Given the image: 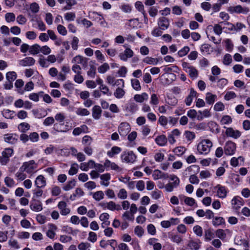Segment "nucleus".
I'll return each mask as SVG.
<instances>
[{
	"label": "nucleus",
	"instance_id": "473e14b6",
	"mask_svg": "<svg viewBox=\"0 0 250 250\" xmlns=\"http://www.w3.org/2000/svg\"><path fill=\"white\" fill-rule=\"evenodd\" d=\"M18 128V130L21 132L25 133L30 129V125L28 123L23 122L20 124Z\"/></svg>",
	"mask_w": 250,
	"mask_h": 250
},
{
	"label": "nucleus",
	"instance_id": "e2e57ef3",
	"mask_svg": "<svg viewBox=\"0 0 250 250\" xmlns=\"http://www.w3.org/2000/svg\"><path fill=\"white\" fill-rule=\"evenodd\" d=\"M76 113L77 115L80 116H87L90 114L89 111L87 109L82 108H78Z\"/></svg>",
	"mask_w": 250,
	"mask_h": 250
},
{
	"label": "nucleus",
	"instance_id": "680f3d73",
	"mask_svg": "<svg viewBox=\"0 0 250 250\" xmlns=\"http://www.w3.org/2000/svg\"><path fill=\"white\" fill-rule=\"evenodd\" d=\"M158 96L155 93H153L151 95L150 104L152 105H156L159 104Z\"/></svg>",
	"mask_w": 250,
	"mask_h": 250
},
{
	"label": "nucleus",
	"instance_id": "864d4df0",
	"mask_svg": "<svg viewBox=\"0 0 250 250\" xmlns=\"http://www.w3.org/2000/svg\"><path fill=\"white\" fill-rule=\"evenodd\" d=\"M132 87L136 90H140L141 88L140 82L138 80L134 79L131 80Z\"/></svg>",
	"mask_w": 250,
	"mask_h": 250
},
{
	"label": "nucleus",
	"instance_id": "b1692460",
	"mask_svg": "<svg viewBox=\"0 0 250 250\" xmlns=\"http://www.w3.org/2000/svg\"><path fill=\"white\" fill-rule=\"evenodd\" d=\"M198 113L199 115L197 116V119L199 121L202 120L205 118H208L211 115L210 110L208 109H206L203 111L199 110Z\"/></svg>",
	"mask_w": 250,
	"mask_h": 250
},
{
	"label": "nucleus",
	"instance_id": "603ef678",
	"mask_svg": "<svg viewBox=\"0 0 250 250\" xmlns=\"http://www.w3.org/2000/svg\"><path fill=\"white\" fill-rule=\"evenodd\" d=\"M200 49L203 54H208L210 51V45L208 44H204L201 45Z\"/></svg>",
	"mask_w": 250,
	"mask_h": 250
},
{
	"label": "nucleus",
	"instance_id": "f704fd0d",
	"mask_svg": "<svg viewBox=\"0 0 250 250\" xmlns=\"http://www.w3.org/2000/svg\"><path fill=\"white\" fill-rule=\"evenodd\" d=\"M91 194H92L93 198L97 201H99L104 199V196L103 191L101 190L96 191L93 193H91Z\"/></svg>",
	"mask_w": 250,
	"mask_h": 250
},
{
	"label": "nucleus",
	"instance_id": "f8f14e48",
	"mask_svg": "<svg viewBox=\"0 0 250 250\" xmlns=\"http://www.w3.org/2000/svg\"><path fill=\"white\" fill-rule=\"evenodd\" d=\"M30 208L35 211H40L42 209V203L41 201L37 200L34 198L30 202Z\"/></svg>",
	"mask_w": 250,
	"mask_h": 250
},
{
	"label": "nucleus",
	"instance_id": "37998d69",
	"mask_svg": "<svg viewBox=\"0 0 250 250\" xmlns=\"http://www.w3.org/2000/svg\"><path fill=\"white\" fill-rule=\"evenodd\" d=\"M14 153L13 149L10 148H6L2 152V155L3 157L9 159V158L12 156Z\"/></svg>",
	"mask_w": 250,
	"mask_h": 250
},
{
	"label": "nucleus",
	"instance_id": "6ab92c4d",
	"mask_svg": "<svg viewBox=\"0 0 250 250\" xmlns=\"http://www.w3.org/2000/svg\"><path fill=\"white\" fill-rule=\"evenodd\" d=\"M104 166L107 170L108 169V168H110L111 169L117 171H120L122 170V169L117 164L114 162H111L108 159L105 160V162L104 163Z\"/></svg>",
	"mask_w": 250,
	"mask_h": 250
},
{
	"label": "nucleus",
	"instance_id": "dca6fc26",
	"mask_svg": "<svg viewBox=\"0 0 250 250\" xmlns=\"http://www.w3.org/2000/svg\"><path fill=\"white\" fill-rule=\"evenodd\" d=\"M226 134L227 136L237 139L241 135L240 131L237 130H234L232 127H228L226 129Z\"/></svg>",
	"mask_w": 250,
	"mask_h": 250
},
{
	"label": "nucleus",
	"instance_id": "c9c22d12",
	"mask_svg": "<svg viewBox=\"0 0 250 250\" xmlns=\"http://www.w3.org/2000/svg\"><path fill=\"white\" fill-rule=\"evenodd\" d=\"M66 5L64 6L62 10L64 11L70 10L72 7L77 4V1L75 0H66Z\"/></svg>",
	"mask_w": 250,
	"mask_h": 250
},
{
	"label": "nucleus",
	"instance_id": "338daca9",
	"mask_svg": "<svg viewBox=\"0 0 250 250\" xmlns=\"http://www.w3.org/2000/svg\"><path fill=\"white\" fill-rule=\"evenodd\" d=\"M6 80L13 82L16 79V73L14 71H10L6 73Z\"/></svg>",
	"mask_w": 250,
	"mask_h": 250
},
{
	"label": "nucleus",
	"instance_id": "4d7b16f0",
	"mask_svg": "<svg viewBox=\"0 0 250 250\" xmlns=\"http://www.w3.org/2000/svg\"><path fill=\"white\" fill-rule=\"evenodd\" d=\"M189 47L188 46H184L178 52V55L179 57H182L186 55L189 51Z\"/></svg>",
	"mask_w": 250,
	"mask_h": 250
},
{
	"label": "nucleus",
	"instance_id": "aec40b11",
	"mask_svg": "<svg viewBox=\"0 0 250 250\" xmlns=\"http://www.w3.org/2000/svg\"><path fill=\"white\" fill-rule=\"evenodd\" d=\"M102 110L99 105H94L92 110V115L95 120H99L102 115Z\"/></svg>",
	"mask_w": 250,
	"mask_h": 250
},
{
	"label": "nucleus",
	"instance_id": "9d476101",
	"mask_svg": "<svg viewBox=\"0 0 250 250\" xmlns=\"http://www.w3.org/2000/svg\"><path fill=\"white\" fill-rule=\"evenodd\" d=\"M57 207L60 210V213L62 215L65 216L70 213L71 210L69 208H67V204L64 201L59 202Z\"/></svg>",
	"mask_w": 250,
	"mask_h": 250
},
{
	"label": "nucleus",
	"instance_id": "de8ad7c7",
	"mask_svg": "<svg viewBox=\"0 0 250 250\" xmlns=\"http://www.w3.org/2000/svg\"><path fill=\"white\" fill-rule=\"evenodd\" d=\"M110 67L109 64L105 62L99 66L98 68V71L100 73H104L109 69Z\"/></svg>",
	"mask_w": 250,
	"mask_h": 250
},
{
	"label": "nucleus",
	"instance_id": "c756f323",
	"mask_svg": "<svg viewBox=\"0 0 250 250\" xmlns=\"http://www.w3.org/2000/svg\"><path fill=\"white\" fill-rule=\"evenodd\" d=\"M148 95L146 93H143L142 94H136L134 97V100L139 103H143L144 101L148 99Z\"/></svg>",
	"mask_w": 250,
	"mask_h": 250
},
{
	"label": "nucleus",
	"instance_id": "72a5a7b5",
	"mask_svg": "<svg viewBox=\"0 0 250 250\" xmlns=\"http://www.w3.org/2000/svg\"><path fill=\"white\" fill-rule=\"evenodd\" d=\"M143 62L148 64L156 65L159 62V59L157 58H153L150 57H147L144 59Z\"/></svg>",
	"mask_w": 250,
	"mask_h": 250
},
{
	"label": "nucleus",
	"instance_id": "f3484780",
	"mask_svg": "<svg viewBox=\"0 0 250 250\" xmlns=\"http://www.w3.org/2000/svg\"><path fill=\"white\" fill-rule=\"evenodd\" d=\"M88 128L85 125H83L80 127L75 128L73 129L72 134L74 136H78L81 133H86L88 132Z\"/></svg>",
	"mask_w": 250,
	"mask_h": 250
},
{
	"label": "nucleus",
	"instance_id": "09e8293b",
	"mask_svg": "<svg viewBox=\"0 0 250 250\" xmlns=\"http://www.w3.org/2000/svg\"><path fill=\"white\" fill-rule=\"evenodd\" d=\"M78 171V165L76 163L72 164L71 167L68 171V174L70 175H73L76 174Z\"/></svg>",
	"mask_w": 250,
	"mask_h": 250
},
{
	"label": "nucleus",
	"instance_id": "1a4fd4ad",
	"mask_svg": "<svg viewBox=\"0 0 250 250\" xmlns=\"http://www.w3.org/2000/svg\"><path fill=\"white\" fill-rule=\"evenodd\" d=\"M244 204L243 199L239 196H235L231 200L232 207L236 210H238Z\"/></svg>",
	"mask_w": 250,
	"mask_h": 250
},
{
	"label": "nucleus",
	"instance_id": "412c9836",
	"mask_svg": "<svg viewBox=\"0 0 250 250\" xmlns=\"http://www.w3.org/2000/svg\"><path fill=\"white\" fill-rule=\"evenodd\" d=\"M100 179H101V181L100 184L102 186H104L105 187H107L109 185V180L111 179L110 174L109 173H106L100 176Z\"/></svg>",
	"mask_w": 250,
	"mask_h": 250
},
{
	"label": "nucleus",
	"instance_id": "a878e982",
	"mask_svg": "<svg viewBox=\"0 0 250 250\" xmlns=\"http://www.w3.org/2000/svg\"><path fill=\"white\" fill-rule=\"evenodd\" d=\"M201 242L199 240L198 241H194L193 240H190L188 244V247L191 250H198L201 247Z\"/></svg>",
	"mask_w": 250,
	"mask_h": 250
},
{
	"label": "nucleus",
	"instance_id": "69168bd1",
	"mask_svg": "<svg viewBox=\"0 0 250 250\" xmlns=\"http://www.w3.org/2000/svg\"><path fill=\"white\" fill-rule=\"evenodd\" d=\"M228 83V81L225 78H221L217 81V86L220 88H223Z\"/></svg>",
	"mask_w": 250,
	"mask_h": 250
},
{
	"label": "nucleus",
	"instance_id": "a211bd4d",
	"mask_svg": "<svg viewBox=\"0 0 250 250\" xmlns=\"http://www.w3.org/2000/svg\"><path fill=\"white\" fill-rule=\"evenodd\" d=\"M35 184L37 188H43L46 184V180L42 175H39L36 179Z\"/></svg>",
	"mask_w": 250,
	"mask_h": 250
},
{
	"label": "nucleus",
	"instance_id": "e433bc0d",
	"mask_svg": "<svg viewBox=\"0 0 250 250\" xmlns=\"http://www.w3.org/2000/svg\"><path fill=\"white\" fill-rule=\"evenodd\" d=\"M187 73H188L190 78L192 79H196L197 78L198 75V70L193 66L188 71Z\"/></svg>",
	"mask_w": 250,
	"mask_h": 250
},
{
	"label": "nucleus",
	"instance_id": "7ed1b4c3",
	"mask_svg": "<svg viewBox=\"0 0 250 250\" xmlns=\"http://www.w3.org/2000/svg\"><path fill=\"white\" fill-rule=\"evenodd\" d=\"M169 179L172 182L167 184L165 186V188L167 192H171L174 188L178 187L180 184L179 179L174 174L169 175Z\"/></svg>",
	"mask_w": 250,
	"mask_h": 250
},
{
	"label": "nucleus",
	"instance_id": "423d86ee",
	"mask_svg": "<svg viewBox=\"0 0 250 250\" xmlns=\"http://www.w3.org/2000/svg\"><path fill=\"white\" fill-rule=\"evenodd\" d=\"M121 159L123 162L126 163H134L136 159V156L132 151L124 152L121 155Z\"/></svg>",
	"mask_w": 250,
	"mask_h": 250
},
{
	"label": "nucleus",
	"instance_id": "bf43d9fd",
	"mask_svg": "<svg viewBox=\"0 0 250 250\" xmlns=\"http://www.w3.org/2000/svg\"><path fill=\"white\" fill-rule=\"evenodd\" d=\"M91 247L90 243L88 242H81L78 245V248L79 250H87Z\"/></svg>",
	"mask_w": 250,
	"mask_h": 250
},
{
	"label": "nucleus",
	"instance_id": "2f4dec72",
	"mask_svg": "<svg viewBox=\"0 0 250 250\" xmlns=\"http://www.w3.org/2000/svg\"><path fill=\"white\" fill-rule=\"evenodd\" d=\"M212 224L215 227L225 225V220L222 217H215L213 218Z\"/></svg>",
	"mask_w": 250,
	"mask_h": 250
},
{
	"label": "nucleus",
	"instance_id": "5701e85b",
	"mask_svg": "<svg viewBox=\"0 0 250 250\" xmlns=\"http://www.w3.org/2000/svg\"><path fill=\"white\" fill-rule=\"evenodd\" d=\"M155 143L159 146H165L167 142V139L165 135L157 136L155 139Z\"/></svg>",
	"mask_w": 250,
	"mask_h": 250
},
{
	"label": "nucleus",
	"instance_id": "3c124183",
	"mask_svg": "<svg viewBox=\"0 0 250 250\" xmlns=\"http://www.w3.org/2000/svg\"><path fill=\"white\" fill-rule=\"evenodd\" d=\"M186 150V148L184 146H178L175 148L173 150L174 153L178 155L181 156Z\"/></svg>",
	"mask_w": 250,
	"mask_h": 250
},
{
	"label": "nucleus",
	"instance_id": "ea45409f",
	"mask_svg": "<svg viewBox=\"0 0 250 250\" xmlns=\"http://www.w3.org/2000/svg\"><path fill=\"white\" fill-rule=\"evenodd\" d=\"M43 93V92L41 91L39 92L38 93H32L29 94V98L34 102H38L39 101V96H41L42 95V94Z\"/></svg>",
	"mask_w": 250,
	"mask_h": 250
},
{
	"label": "nucleus",
	"instance_id": "6e6552de",
	"mask_svg": "<svg viewBox=\"0 0 250 250\" xmlns=\"http://www.w3.org/2000/svg\"><path fill=\"white\" fill-rule=\"evenodd\" d=\"M130 130V125L126 122L121 123L118 126V132L121 136L125 137Z\"/></svg>",
	"mask_w": 250,
	"mask_h": 250
},
{
	"label": "nucleus",
	"instance_id": "4be33fe9",
	"mask_svg": "<svg viewBox=\"0 0 250 250\" xmlns=\"http://www.w3.org/2000/svg\"><path fill=\"white\" fill-rule=\"evenodd\" d=\"M34 84L32 81L27 82L23 89H17V92L20 94H23L25 91H30L34 89Z\"/></svg>",
	"mask_w": 250,
	"mask_h": 250
},
{
	"label": "nucleus",
	"instance_id": "4c0bfd02",
	"mask_svg": "<svg viewBox=\"0 0 250 250\" xmlns=\"http://www.w3.org/2000/svg\"><path fill=\"white\" fill-rule=\"evenodd\" d=\"M76 181L73 179L68 181L67 184L63 187V189L65 191H68L72 189L76 186Z\"/></svg>",
	"mask_w": 250,
	"mask_h": 250
},
{
	"label": "nucleus",
	"instance_id": "0e129e2a",
	"mask_svg": "<svg viewBox=\"0 0 250 250\" xmlns=\"http://www.w3.org/2000/svg\"><path fill=\"white\" fill-rule=\"evenodd\" d=\"M92 141V138L88 135H85L82 139V144L84 145L89 146Z\"/></svg>",
	"mask_w": 250,
	"mask_h": 250
},
{
	"label": "nucleus",
	"instance_id": "20e7f679",
	"mask_svg": "<svg viewBox=\"0 0 250 250\" xmlns=\"http://www.w3.org/2000/svg\"><path fill=\"white\" fill-rule=\"evenodd\" d=\"M227 10L230 14H247L250 12V9L246 6H242L241 5L231 6L228 8Z\"/></svg>",
	"mask_w": 250,
	"mask_h": 250
},
{
	"label": "nucleus",
	"instance_id": "13d9d810",
	"mask_svg": "<svg viewBox=\"0 0 250 250\" xmlns=\"http://www.w3.org/2000/svg\"><path fill=\"white\" fill-rule=\"evenodd\" d=\"M232 121V118L230 116L225 115L222 118L220 122L222 125H228L230 124Z\"/></svg>",
	"mask_w": 250,
	"mask_h": 250
},
{
	"label": "nucleus",
	"instance_id": "58836bf2",
	"mask_svg": "<svg viewBox=\"0 0 250 250\" xmlns=\"http://www.w3.org/2000/svg\"><path fill=\"white\" fill-rule=\"evenodd\" d=\"M90 18L93 21L99 22L102 20H103V16L102 14L98 13L97 12H92L90 15Z\"/></svg>",
	"mask_w": 250,
	"mask_h": 250
},
{
	"label": "nucleus",
	"instance_id": "39448f33",
	"mask_svg": "<svg viewBox=\"0 0 250 250\" xmlns=\"http://www.w3.org/2000/svg\"><path fill=\"white\" fill-rule=\"evenodd\" d=\"M224 153L226 155H233L236 151V144L231 141H227L224 146Z\"/></svg>",
	"mask_w": 250,
	"mask_h": 250
},
{
	"label": "nucleus",
	"instance_id": "0eeeda50",
	"mask_svg": "<svg viewBox=\"0 0 250 250\" xmlns=\"http://www.w3.org/2000/svg\"><path fill=\"white\" fill-rule=\"evenodd\" d=\"M35 164L34 160H30L27 162H24L21 167L20 168L21 171H25L28 173H31L36 168L34 165Z\"/></svg>",
	"mask_w": 250,
	"mask_h": 250
},
{
	"label": "nucleus",
	"instance_id": "6e6d98bb",
	"mask_svg": "<svg viewBox=\"0 0 250 250\" xmlns=\"http://www.w3.org/2000/svg\"><path fill=\"white\" fill-rule=\"evenodd\" d=\"M13 134H7L4 136V141L8 143L13 144L15 142V137Z\"/></svg>",
	"mask_w": 250,
	"mask_h": 250
},
{
	"label": "nucleus",
	"instance_id": "a18cd8bd",
	"mask_svg": "<svg viewBox=\"0 0 250 250\" xmlns=\"http://www.w3.org/2000/svg\"><path fill=\"white\" fill-rule=\"evenodd\" d=\"M2 114L5 118L10 119L14 116L15 112L9 109H4L2 112Z\"/></svg>",
	"mask_w": 250,
	"mask_h": 250
},
{
	"label": "nucleus",
	"instance_id": "8fccbe9b",
	"mask_svg": "<svg viewBox=\"0 0 250 250\" xmlns=\"http://www.w3.org/2000/svg\"><path fill=\"white\" fill-rule=\"evenodd\" d=\"M96 73V68L94 65H90V69L87 72V75L89 77L94 78Z\"/></svg>",
	"mask_w": 250,
	"mask_h": 250
},
{
	"label": "nucleus",
	"instance_id": "393cba45",
	"mask_svg": "<svg viewBox=\"0 0 250 250\" xmlns=\"http://www.w3.org/2000/svg\"><path fill=\"white\" fill-rule=\"evenodd\" d=\"M57 229L56 226L54 224H49V229L46 232V235L50 239H53L56 235L55 231Z\"/></svg>",
	"mask_w": 250,
	"mask_h": 250
},
{
	"label": "nucleus",
	"instance_id": "774afa93",
	"mask_svg": "<svg viewBox=\"0 0 250 250\" xmlns=\"http://www.w3.org/2000/svg\"><path fill=\"white\" fill-rule=\"evenodd\" d=\"M51 192L52 196H58L61 192V188L58 186H54L52 187Z\"/></svg>",
	"mask_w": 250,
	"mask_h": 250
},
{
	"label": "nucleus",
	"instance_id": "79ce46f5",
	"mask_svg": "<svg viewBox=\"0 0 250 250\" xmlns=\"http://www.w3.org/2000/svg\"><path fill=\"white\" fill-rule=\"evenodd\" d=\"M214 237V233L210 229L205 230V239L206 241H210Z\"/></svg>",
	"mask_w": 250,
	"mask_h": 250
},
{
	"label": "nucleus",
	"instance_id": "f03ea898",
	"mask_svg": "<svg viewBox=\"0 0 250 250\" xmlns=\"http://www.w3.org/2000/svg\"><path fill=\"white\" fill-rule=\"evenodd\" d=\"M212 191L216 193V196L219 198L224 199L229 192V189L225 186L218 184L214 187Z\"/></svg>",
	"mask_w": 250,
	"mask_h": 250
},
{
	"label": "nucleus",
	"instance_id": "ddd939ff",
	"mask_svg": "<svg viewBox=\"0 0 250 250\" xmlns=\"http://www.w3.org/2000/svg\"><path fill=\"white\" fill-rule=\"evenodd\" d=\"M197 92L193 88H191L189 94L185 100L186 104L187 106H190L193 101V99L197 97Z\"/></svg>",
	"mask_w": 250,
	"mask_h": 250
},
{
	"label": "nucleus",
	"instance_id": "052dcab7",
	"mask_svg": "<svg viewBox=\"0 0 250 250\" xmlns=\"http://www.w3.org/2000/svg\"><path fill=\"white\" fill-rule=\"evenodd\" d=\"M100 89L101 90V93L104 95H107V96H111L112 93L109 91V89L107 86L103 84L100 85L99 87Z\"/></svg>",
	"mask_w": 250,
	"mask_h": 250
},
{
	"label": "nucleus",
	"instance_id": "f257e3e1",
	"mask_svg": "<svg viewBox=\"0 0 250 250\" xmlns=\"http://www.w3.org/2000/svg\"><path fill=\"white\" fill-rule=\"evenodd\" d=\"M212 146V143L209 139L202 140L197 145V149L200 154L207 155Z\"/></svg>",
	"mask_w": 250,
	"mask_h": 250
},
{
	"label": "nucleus",
	"instance_id": "bb28decb",
	"mask_svg": "<svg viewBox=\"0 0 250 250\" xmlns=\"http://www.w3.org/2000/svg\"><path fill=\"white\" fill-rule=\"evenodd\" d=\"M217 99V96L210 92H208L206 94L205 100L207 103L209 105L213 104Z\"/></svg>",
	"mask_w": 250,
	"mask_h": 250
},
{
	"label": "nucleus",
	"instance_id": "4468645a",
	"mask_svg": "<svg viewBox=\"0 0 250 250\" xmlns=\"http://www.w3.org/2000/svg\"><path fill=\"white\" fill-rule=\"evenodd\" d=\"M35 60L31 57H26L19 61V64L22 66H30L35 63Z\"/></svg>",
	"mask_w": 250,
	"mask_h": 250
},
{
	"label": "nucleus",
	"instance_id": "c85d7f7f",
	"mask_svg": "<svg viewBox=\"0 0 250 250\" xmlns=\"http://www.w3.org/2000/svg\"><path fill=\"white\" fill-rule=\"evenodd\" d=\"M107 209L114 211V210H120L122 209L121 206L119 204H116L113 201H110L107 203Z\"/></svg>",
	"mask_w": 250,
	"mask_h": 250
},
{
	"label": "nucleus",
	"instance_id": "c03bdc74",
	"mask_svg": "<svg viewBox=\"0 0 250 250\" xmlns=\"http://www.w3.org/2000/svg\"><path fill=\"white\" fill-rule=\"evenodd\" d=\"M125 94L124 90L122 88L118 87L116 89L114 95L116 98L121 99L125 95Z\"/></svg>",
	"mask_w": 250,
	"mask_h": 250
},
{
	"label": "nucleus",
	"instance_id": "49530a36",
	"mask_svg": "<svg viewBox=\"0 0 250 250\" xmlns=\"http://www.w3.org/2000/svg\"><path fill=\"white\" fill-rule=\"evenodd\" d=\"M138 108L137 104L133 102L129 103L127 106V110L132 113H135L138 110Z\"/></svg>",
	"mask_w": 250,
	"mask_h": 250
},
{
	"label": "nucleus",
	"instance_id": "9b49d317",
	"mask_svg": "<svg viewBox=\"0 0 250 250\" xmlns=\"http://www.w3.org/2000/svg\"><path fill=\"white\" fill-rule=\"evenodd\" d=\"M158 25L160 29L165 30L169 26V21L165 17H160L158 20Z\"/></svg>",
	"mask_w": 250,
	"mask_h": 250
},
{
	"label": "nucleus",
	"instance_id": "7c9ffc66",
	"mask_svg": "<svg viewBox=\"0 0 250 250\" xmlns=\"http://www.w3.org/2000/svg\"><path fill=\"white\" fill-rule=\"evenodd\" d=\"M41 50V46L38 44H34L30 46L29 53L32 55H37L40 53Z\"/></svg>",
	"mask_w": 250,
	"mask_h": 250
},
{
	"label": "nucleus",
	"instance_id": "5fc2aeb1",
	"mask_svg": "<svg viewBox=\"0 0 250 250\" xmlns=\"http://www.w3.org/2000/svg\"><path fill=\"white\" fill-rule=\"evenodd\" d=\"M186 205L189 206L190 207H192L194 205H195V207H197V204L195 202L194 199L191 197H188L186 199L184 203Z\"/></svg>",
	"mask_w": 250,
	"mask_h": 250
},
{
	"label": "nucleus",
	"instance_id": "2eb2a0df",
	"mask_svg": "<svg viewBox=\"0 0 250 250\" xmlns=\"http://www.w3.org/2000/svg\"><path fill=\"white\" fill-rule=\"evenodd\" d=\"M133 55V51L130 48H127L123 53H120L119 57L121 60L126 61L128 58H131Z\"/></svg>",
	"mask_w": 250,
	"mask_h": 250
},
{
	"label": "nucleus",
	"instance_id": "a19ab883",
	"mask_svg": "<svg viewBox=\"0 0 250 250\" xmlns=\"http://www.w3.org/2000/svg\"><path fill=\"white\" fill-rule=\"evenodd\" d=\"M232 57L229 54H226L224 55L223 59V63L224 65H229L232 62Z\"/></svg>",
	"mask_w": 250,
	"mask_h": 250
},
{
	"label": "nucleus",
	"instance_id": "cd10ccee",
	"mask_svg": "<svg viewBox=\"0 0 250 250\" xmlns=\"http://www.w3.org/2000/svg\"><path fill=\"white\" fill-rule=\"evenodd\" d=\"M122 151L121 147L114 146H113L110 151H108L107 155L109 157H113L115 155L120 153Z\"/></svg>",
	"mask_w": 250,
	"mask_h": 250
}]
</instances>
